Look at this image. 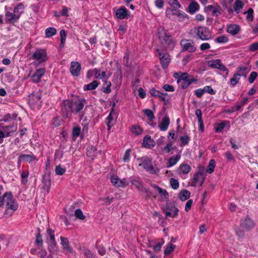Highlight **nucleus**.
Returning a JSON list of instances; mask_svg holds the SVG:
<instances>
[{
  "instance_id": "obj_43",
  "label": "nucleus",
  "mask_w": 258,
  "mask_h": 258,
  "mask_svg": "<svg viewBox=\"0 0 258 258\" xmlns=\"http://www.w3.org/2000/svg\"><path fill=\"white\" fill-rule=\"evenodd\" d=\"M37 231H38V233L36 235L35 243L38 245H40L41 246H42L43 240H42L41 236L40 234V230L39 228L37 229Z\"/></svg>"
},
{
  "instance_id": "obj_10",
  "label": "nucleus",
  "mask_w": 258,
  "mask_h": 258,
  "mask_svg": "<svg viewBox=\"0 0 258 258\" xmlns=\"http://www.w3.org/2000/svg\"><path fill=\"white\" fill-rule=\"evenodd\" d=\"M60 239V244L65 254L73 253L74 252L73 248L71 246L68 239L61 236Z\"/></svg>"
},
{
  "instance_id": "obj_44",
  "label": "nucleus",
  "mask_w": 258,
  "mask_h": 258,
  "mask_svg": "<svg viewBox=\"0 0 258 258\" xmlns=\"http://www.w3.org/2000/svg\"><path fill=\"white\" fill-rule=\"evenodd\" d=\"M253 11L251 8H249L248 11L244 13V14H247L246 19L249 21H252L253 19Z\"/></svg>"
},
{
  "instance_id": "obj_7",
  "label": "nucleus",
  "mask_w": 258,
  "mask_h": 258,
  "mask_svg": "<svg viewBox=\"0 0 258 258\" xmlns=\"http://www.w3.org/2000/svg\"><path fill=\"white\" fill-rule=\"evenodd\" d=\"M137 160L141 162V163L139 164V166H143L145 170L150 172V173L152 174L155 173V171L152 164V158L146 156L139 158Z\"/></svg>"
},
{
  "instance_id": "obj_2",
  "label": "nucleus",
  "mask_w": 258,
  "mask_h": 258,
  "mask_svg": "<svg viewBox=\"0 0 258 258\" xmlns=\"http://www.w3.org/2000/svg\"><path fill=\"white\" fill-rule=\"evenodd\" d=\"M2 204L0 207L6 206V210L4 214L6 216H11L12 215L14 211L18 208V204L11 192H6L2 195Z\"/></svg>"
},
{
  "instance_id": "obj_56",
  "label": "nucleus",
  "mask_w": 258,
  "mask_h": 258,
  "mask_svg": "<svg viewBox=\"0 0 258 258\" xmlns=\"http://www.w3.org/2000/svg\"><path fill=\"white\" fill-rule=\"evenodd\" d=\"M203 89L204 93L206 92L211 95H214L215 94V92L210 86H206Z\"/></svg>"
},
{
  "instance_id": "obj_53",
  "label": "nucleus",
  "mask_w": 258,
  "mask_h": 258,
  "mask_svg": "<svg viewBox=\"0 0 258 258\" xmlns=\"http://www.w3.org/2000/svg\"><path fill=\"white\" fill-rule=\"evenodd\" d=\"M168 3L171 6L175 9H178L181 7L177 0H169Z\"/></svg>"
},
{
  "instance_id": "obj_23",
  "label": "nucleus",
  "mask_w": 258,
  "mask_h": 258,
  "mask_svg": "<svg viewBox=\"0 0 258 258\" xmlns=\"http://www.w3.org/2000/svg\"><path fill=\"white\" fill-rule=\"evenodd\" d=\"M41 96L40 93L36 92L35 93H33L30 96V101H31L32 103L39 104V103L41 102Z\"/></svg>"
},
{
  "instance_id": "obj_14",
  "label": "nucleus",
  "mask_w": 258,
  "mask_h": 258,
  "mask_svg": "<svg viewBox=\"0 0 258 258\" xmlns=\"http://www.w3.org/2000/svg\"><path fill=\"white\" fill-rule=\"evenodd\" d=\"M116 17L119 19L127 18L130 16L129 12L124 7H121L117 10L115 13Z\"/></svg>"
},
{
  "instance_id": "obj_30",
  "label": "nucleus",
  "mask_w": 258,
  "mask_h": 258,
  "mask_svg": "<svg viewBox=\"0 0 258 258\" xmlns=\"http://www.w3.org/2000/svg\"><path fill=\"white\" fill-rule=\"evenodd\" d=\"M199 4L196 1L191 2L188 7L189 13L192 14L195 13L199 9Z\"/></svg>"
},
{
  "instance_id": "obj_32",
  "label": "nucleus",
  "mask_w": 258,
  "mask_h": 258,
  "mask_svg": "<svg viewBox=\"0 0 258 258\" xmlns=\"http://www.w3.org/2000/svg\"><path fill=\"white\" fill-rule=\"evenodd\" d=\"M14 14H12L10 12H7L5 15L6 21L9 23L17 21L18 19L15 18V17H14Z\"/></svg>"
},
{
  "instance_id": "obj_33",
  "label": "nucleus",
  "mask_w": 258,
  "mask_h": 258,
  "mask_svg": "<svg viewBox=\"0 0 258 258\" xmlns=\"http://www.w3.org/2000/svg\"><path fill=\"white\" fill-rule=\"evenodd\" d=\"M243 7V4L241 1H236L234 4V11L238 14Z\"/></svg>"
},
{
  "instance_id": "obj_40",
  "label": "nucleus",
  "mask_w": 258,
  "mask_h": 258,
  "mask_svg": "<svg viewBox=\"0 0 258 258\" xmlns=\"http://www.w3.org/2000/svg\"><path fill=\"white\" fill-rule=\"evenodd\" d=\"M158 98H160V100L164 101V105H166L170 100L169 96L168 95L167 93H164L162 92L161 94L159 95Z\"/></svg>"
},
{
  "instance_id": "obj_51",
  "label": "nucleus",
  "mask_w": 258,
  "mask_h": 258,
  "mask_svg": "<svg viewBox=\"0 0 258 258\" xmlns=\"http://www.w3.org/2000/svg\"><path fill=\"white\" fill-rule=\"evenodd\" d=\"M228 41L227 37L224 35L220 36L216 38L215 41L217 43H226Z\"/></svg>"
},
{
  "instance_id": "obj_11",
  "label": "nucleus",
  "mask_w": 258,
  "mask_h": 258,
  "mask_svg": "<svg viewBox=\"0 0 258 258\" xmlns=\"http://www.w3.org/2000/svg\"><path fill=\"white\" fill-rule=\"evenodd\" d=\"M157 51L158 52L159 58L163 68L166 69L170 61L169 54L167 53L161 52L159 49H157Z\"/></svg>"
},
{
  "instance_id": "obj_42",
  "label": "nucleus",
  "mask_w": 258,
  "mask_h": 258,
  "mask_svg": "<svg viewBox=\"0 0 258 258\" xmlns=\"http://www.w3.org/2000/svg\"><path fill=\"white\" fill-rule=\"evenodd\" d=\"M84 254L87 258H95V255L91 250L84 248L83 249Z\"/></svg>"
},
{
  "instance_id": "obj_22",
  "label": "nucleus",
  "mask_w": 258,
  "mask_h": 258,
  "mask_svg": "<svg viewBox=\"0 0 258 258\" xmlns=\"http://www.w3.org/2000/svg\"><path fill=\"white\" fill-rule=\"evenodd\" d=\"M190 196V192L186 189L181 190L178 194V198L182 201L188 200Z\"/></svg>"
},
{
  "instance_id": "obj_27",
  "label": "nucleus",
  "mask_w": 258,
  "mask_h": 258,
  "mask_svg": "<svg viewBox=\"0 0 258 258\" xmlns=\"http://www.w3.org/2000/svg\"><path fill=\"white\" fill-rule=\"evenodd\" d=\"M48 244V250L51 253H53L57 251V243L55 241V240L53 241H50L47 242Z\"/></svg>"
},
{
  "instance_id": "obj_20",
  "label": "nucleus",
  "mask_w": 258,
  "mask_h": 258,
  "mask_svg": "<svg viewBox=\"0 0 258 258\" xmlns=\"http://www.w3.org/2000/svg\"><path fill=\"white\" fill-rule=\"evenodd\" d=\"M24 9V6L22 3L18 4L17 7H16L14 9V17L18 20L20 18L21 14L23 13Z\"/></svg>"
},
{
  "instance_id": "obj_52",
  "label": "nucleus",
  "mask_w": 258,
  "mask_h": 258,
  "mask_svg": "<svg viewBox=\"0 0 258 258\" xmlns=\"http://www.w3.org/2000/svg\"><path fill=\"white\" fill-rule=\"evenodd\" d=\"M170 184H171V187L174 189H176L179 187V182L177 180H176L173 178H171L170 179Z\"/></svg>"
},
{
  "instance_id": "obj_62",
  "label": "nucleus",
  "mask_w": 258,
  "mask_h": 258,
  "mask_svg": "<svg viewBox=\"0 0 258 258\" xmlns=\"http://www.w3.org/2000/svg\"><path fill=\"white\" fill-rule=\"evenodd\" d=\"M81 128L78 126H76L73 128V135L75 137H78L80 134Z\"/></svg>"
},
{
  "instance_id": "obj_60",
  "label": "nucleus",
  "mask_w": 258,
  "mask_h": 258,
  "mask_svg": "<svg viewBox=\"0 0 258 258\" xmlns=\"http://www.w3.org/2000/svg\"><path fill=\"white\" fill-rule=\"evenodd\" d=\"M131 153V150L130 149H127L123 157V161L124 162H127L130 160V155Z\"/></svg>"
},
{
  "instance_id": "obj_50",
  "label": "nucleus",
  "mask_w": 258,
  "mask_h": 258,
  "mask_svg": "<svg viewBox=\"0 0 258 258\" xmlns=\"http://www.w3.org/2000/svg\"><path fill=\"white\" fill-rule=\"evenodd\" d=\"M55 171L57 175H62L66 172V169L58 165L55 167Z\"/></svg>"
},
{
  "instance_id": "obj_35",
  "label": "nucleus",
  "mask_w": 258,
  "mask_h": 258,
  "mask_svg": "<svg viewBox=\"0 0 258 258\" xmlns=\"http://www.w3.org/2000/svg\"><path fill=\"white\" fill-rule=\"evenodd\" d=\"M205 10L207 12L211 11L213 15L214 16H217L220 14V12L218 9L213 6H208L206 7L205 8Z\"/></svg>"
},
{
  "instance_id": "obj_34",
  "label": "nucleus",
  "mask_w": 258,
  "mask_h": 258,
  "mask_svg": "<svg viewBox=\"0 0 258 258\" xmlns=\"http://www.w3.org/2000/svg\"><path fill=\"white\" fill-rule=\"evenodd\" d=\"M216 162L214 159L210 160L209 165L206 169V171L209 173H212L214 170Z\"/></svg>"
},
{
  "instance_id": "obj_58",
  "label": "nucleus",
  "mask_w": 258,
  "mask_h": 258,
  "mask_svg": "<svg viewBox=\"0 0 258 258\" xmlns=\"http://www.w3.org/2000/svg\"><path fill=\"white\" fill-rule=\"evenodd\" d=\"M128 185V183L126 181V179L125 178H123L122 179H120L119 178V182L118 183L117 187H124Z\"/></svg>"
},
{
  "instance_id": "obj_31",
  "label": "nucleus",
  "mask_w": 258,
  "mask_h": 258,
  "mask_svg": "<svg viewBox=\"0 0 258 258\" xmlns=\"http://www.w3.org/2000/svg\"><path fill=\"white\" fill-rule=\"evenodd\" d=\"M21 160L27 162H31L35 159V157L33 155L21 154L19 156Z\"/></svg>"
},
{
  "instance_id": "obj_59",
  "label": "nucleus",
  "mask_w": 258,
  "mask_h": 258,
  "mask_svg": "<svg viewBox=\"0 0 258 258\" xmlns=\"http://www.w3.org/2000/svg\"><path fill=\"white\" fill-rule=\"evenodd\" d=\"M225 126V124L224 122H222L219 124H217L216 126L215 127V131L216 132L219 133L221 132L223 128Z\"/></svg>"
},
{
  "instance_id": "obj_26",
  "label": "nucleus",
  "mask_w": 258,
  "mask_h": 258,
  "mask_svg": "<svg viewBox=\"0 0 258 258\" xmlns=\"http://www.w3.org/2000/svg\"><path fill=\"white\" fill-rule=\"evenodd\" d=\"M144 144H145L146 147H153L155 145V142L151 138L150 136L146 135L144 138Z\"/></svg>"
},
{
  "instance_id": "obj_57",
  "label": "nucleus",
  "mask_w": 258,
  "mask_h": 258,
  "mask_svg": "<svg viewBox=\"0 0 258 258\" xmlns=\"http://www.w3.org/2000/svg\"><path fill=\"white\" fill-rule=\"evenodd\" d=\"M180 139L181 141V145L184 146L188 143L190 139L189 137L186 135L181 136Z\"/></svg>"
},
{
  "instance_id": "obj_61",
  "label": "nucleus",
  "mask_w": 258,
  "mask_h": 258,
  "mask_svg": "<svg viewBox=\"0 0 258 258\" xmlns=\"http://www.w3.org/2000/svg\"><path fill=\"white\" fill-rule=\"evenodd\" d=\"M257 76V73L255 72H252L250 73V76L248 78V81L250 83H252Z\"/></svg>"
},
{
  "instance_id": "obj_25",
  "label": "nucleus",
  "mask_w": 258,
  "mask_h": 258,
  "mask_svg": "<svg viewBox=\"0 0 258 258\" xmlns=\"http://www.w3.org/2000/svg\"><path fill=\"white\" fill-rule=\"evenodd\" d=\"M242 75H243V74L239 73H236L234 74L233 78H232L230 80V84L233 87L236 85Z\"/></svg>"
},
{
  "instance_id": "obj_47",
  "label": "nucleus",
  "mask_w": 258,
  "mask_h": 258,
  "mask_svg": "<svg viewBox=\"0 0 258 258\" xmlns=\"http://www.w3.org/2000/svg\"><path fill=\"white\" fill-rule=\"evenodd\" d=\"M60 45L63 46L66 41L67 34L64 30H61L60 31Z\"/></svg>"
},
{
  "instance_id": "obj_16",
  "label": "nucleus",
  "mask_w": 258,
  "mask_h": 258,
  "mask_svg": "<svg viewBox=\"0 0 258 258\" xmlns=\"http://www.w3.org/2000/svg\"><path fill=\"white\" fill-rule=\"evenodd\" d=\"M205 176L202 172L197 173L193 178V182L191 184L192 186H196V185L200 182V185L202 186L205 181Z\"/></svg>"
},
{
  "instance_id": "obj_36",
  "label": "nucleus",
  "mask_w": 258,
  "mask_h": 258,
  "mask_svg": "<svg viewBox=\"0 0 258 258\" xmlns=\"http://www.w3.org/2000/svg\"><path fill=\"white\" fill-rule=\"evenodd\" d=\"M98 83L97 81H94L92 83L85 85L84 87L85 90H92L97 88Z\"/></svg>"
},
{
  "instance_id": "obj_4",
  "label": "nucleus",
  "mask_w": 258,
  "mask_h": 258,
  "mask_svg": "<svg viewBox=\"0 0 258 258\" xmlns=\"http://www.w3.org/2000/svg\"><path fill=\"white\" fill-rule=\"evenodd\" d=\"M195 37L197 40L208 41L212 38V33L210 29L205 26H199L193 30Z\"/></svg>"
},
{
  "instance_id": "obj_1",
  "label": "nucleus",
  "mask_w": 258,
  "mask_h": 258,
  "mask_svg": "<svg viewBox=\"0 0 258 258\" xmlns=\"http://www.w3.org/2000/svg\"><path fill=\"white\" fill-rule=\"evenodd\" d=\"M84 99L63 100L61 103V113L64 118L69 117L72 113H80L84 106Z\"/></svg>"
},
{
  "instance_id": "obj_48",
  "label": "nucleus",
  "mask_w": 258,
  "mask_h": 258,
  "mask_svg": "<svg viewBox=\"0 0 258 258\" xmlns=\"http://www.w3.org/2000/svg\"><path fill=\"white\" fill-rule=\"evenodd\" d=\"M144 113L148 117L150 120L152 121L154 118L155 116L153 111L149 109H145L144 110Z\"/></svg>"
},
{
  "instance_id": "obj_39",
  "label": "nucleus",
  "mask_w": 258,
  "mask_h": 258,
  "mask_svg": "<svg viewBox=\"0 0 258 258\" xmlns=\"http://www.w3.org/2000/svg\"><path fill=\"white\" fill-rule=\"evenodd\" d=\"M131 183L135 185L139 190H143L144 187L141 182L136 179H132L131 180Z\"/></svg>"
},
{
  "instance_id": "obj_6",
  "label": "nucleus",
  "mask_w": 258,
  "mask_h": 258,
  "mask_svg": "<svg viewBox=\"0 0 258 258\" xmlns=\"http://www.w3.org/2000/svg\"><path fill=\"white\" fill-rule=\"evenodd\" d=\"M162 210L166 215V219H167L168 217H175L179 212L174 203L169 202H167L166 205L163 207Z\"/></svg>"
},
{
  "instance_id": "obj_17",
  "label": "nucleus",
  "mask_w": 258,
  "mask_h": 258,
  "mask_svg": "<svg viewBox=\"0 0 258 258\" xmlns=\"http://www.w3.org/2000/svg\"><path fill=\"white\" fill-rule=\"evenodd\" d=\"M43 188L48 193L49 191L51 186L50 175L49 174H45L42 178Z\"/></svg>"
},
{
  "instance_id": "obj_29",
  "label": "nucleus",
  "mask_w": 258,
  "mask_h": 258,
  "mask_svg": "<svg viewBox=\"0 0 258 258\" xmlns=\"http://www.w3.org/2000/svg\"><path fill=\"white\" fill-rule=\"evenodd\" d=\"M180 158V155L179 154H177L175 156H172L170 157L168 160L169 165H168L167 167H169L170 166H172L176 164Z\"/></svg>"
},
{
  "instance_id": "obj_37",
  "label": "nucleus",
  "mask_w": 258,
  "mask_h": 258,
  "mask_svg": "<svg viewBox=\"0 0 258 258\" xmlns=\"http://www.w3.org/2000/svg\"><path fill=\"white\" fill-rule=\"evenodd\" d=\"M131 131L136 135H139L143 132L142 128L139 125H133L131 128Z\"/></svg>"
},
{
  "instance_id": "obj_19",
  "label": "nucleus",
  "mask_w": 258,
  "mask_h": 258,
  "mask_svg": "<svg viewBox=\"0 0 258 258\" xmlns=\"http://www.w3.org/2000/svg\"><path fill=\"white\" fill-rule=\"evenodd\" d=\"M152 186L154 188H155L157 190L158 193L161 195V201H167V200L168 199L169 195L168 193L166 190L162 189L161 187L156 185H152Z\"/></svg>"
},
{
  "instance_id": "obj_49",
  "label": "nucleus",
  "mask_w": 258,
  "mask_h": 258,
  "mask_svg": "<svg viewBox=\"0 0 258 258\" xmlns=\"http://www.w3.org/2000/svg\"><path fill=\"white\" fill-rule=\"evenodd\" d=\"M29 172L28 171H23L21 173V177L22 178V183L25 184L27 181V177L28 176Z\"/></svg>"
},
{
  "instance_id": "obj_5",
  "label": "nucleus",
  "mask_w": 258,
  "mask_h": 258,
  "mask_svg": "<svg viewBox=\"0 0 258 258\" xmlns=\"http://www.w3.org/2000/svg\"><path fill=\"white\" fill-rule=\"evenodd\" d=\"M178 76L177 82L179 84L182 89L187 88L190 84L196 81L194 78L191 76H189L187 73H176Z\"/></svg>"
},
{
  "instance_id": "obj_18",
  "label": "nucleus",
  "mask_w": 258,
  "mask_h": 258,
  "mask_svg": "<svg viewBox=\"0 0 258 258\" xmlns=\"http://www.w3.org/2000/svg\"><path fill=\"white\" fill-rule=\"evenodd\" d=\"M170 123V119L168 116H165L159 124V128L161 131H165L167 130Z\"/></svg>"
},
{
  "instance_id": "obj_3",
  "label": "nucleus",
  "mask_w": 258,
  "mask_h": 258,
  "mask_svg": "<svg viewBox=\"0 0 258 258\" xmlns=\"http://www.w3.org/2000/svg\"><path fill=\"white\" fill-rule=\"evenodd\" d=\"M158 36L162 45L167 49H171L174 46V43L171 36L166 32L163 27L158 29Z\"/></svg>"
},
{
  "instance_id": "obj_13",
  "label": "nucleus",
  "mask_w": 258,
  "mask_h": 258,
  "mask_svg": "<svg viewBox=\"0 0 258 258\" xmlns=\"http://www.w3.org/2000/svg\"><path fill=\"white\" fill-rule=\"evenodd\" d=\"M81 69V65L78 61H72L71 63L70 71L73 76H78Z\"/></svg>"
},
{
  "instance_id": "obj_9",
  "label": "nucleus",
  "mask_w": 258,
  "mask_h": 258,
  "mask_svg": "<svg viewBox=\"0 0 258 258\" xmlns=\"http://www.w3.org/2000/svg\"><path fill=\"white\" fill-rule=\"evenodd\" d=\"M33 59L37 61L39 63L45 61L47 59V54L45 50L38 49L33 54Z\"/></svg>"
},
{
  "instance_id": "obj_46",
  "label": "nucleus",
  "mask_w": 258,
  "mask_h": 258,
  "mask_svg": "<svg viewBox=\"0 0 258 258\" xmlns=\"http://www.w3.org/2000/svg\"><path fill=\"white\" fill-rule=\"evenodd\" d=\"M177 9H175L174 8H173V9L168 8L166 11V13L167 15H173L179 16V12L177 10Z\"/></svg>"
},
{
  "instance_id": "obj_45",
  "label": "nucleus",
  "mask_w": 258,
  "mask_h": 258,
  "mask_svg": "<svg viewBox=\"0 0 258 258\" xmlns=\"http://www.w3.org/2000/svg\"><path fill=\"white\" fill-rule=\"evenodd\" d=\"M175 247V245H173L171 243H169L164 250V254L166 255L169 254L171 253L174 249Z\"/></svg>"
},
{
  "instance_id": "obj_8",
  "label": "nucleus",
  "mask_w": 258,
  "mask_h": 258,
  "mask_svg": "<svg viewBox=\"0 0 258 258\" xmlns=\"http://www.w3.org/2000/svg\"><path fill=\"white\" fill-rule=\"evenodd\" d=\"M182 51H187L189 52L196 51L197 48L195 46V42L191 39H182L180 41Z\"/></svg>"
},
{
  "instance_id": "obj_63",
  "label": "nucleus",
  "mask_w": 258,
  "mask_h": 258,
  "mask_svg": "<svg viewBox=\"0 0 258 258\" xmlns=\"http://www.w3.org/2000/svg\"><path fill=\"white\" fill-rule=\"evenodd\" d=\"M45 73V69L44 68L39 69L36 70L35 73H34L37 76L41 78Z\"/></svg>"
},
{
  "instance_id": "obj_24",
  "label": "nucleus",
  "mask_w": 258,
  "mask_h": 258,
  "mask_svg": "<svg viewBox=\"0 0 258 258\" xmlns=\"http://www.w3.org/2000/svg\"><path fill=\"white\" fill-rule=\"evenodd\" d=\"M113 112V109L112 108L108 116L106 118L107 120V125L108 126V130H110L111 127L113 126L114 124V121L113 120V118L112 117V113Z\"/></svg>"
},
{
  "instance_id": "obj_15",
  "label": "nucleus",
  "mask_w": 258,
  "mask_h": 258,
  "mask_svg": "<svg viewBox=\"0 0 258 258\" xmlns=\"http://www.w3.org/2000/svg\"><path fill=\"white\" fill-rule=\"evenodd\" d=\"M240 226L246 230L249 231L254 227V223L250 218L246 217L241 221Z\"/></svg>"
},
{
  "instance_id": "obj_21",
  "label": "nucleus",
  "mask_w": 258,
  "mask_h": 258,
  "mask_svg": "<svg viewBox=\"0 0 258 258\" xmlns=\"http://www.w3.org/2000/svg\"><path fill=\"white\" fill-rule=\"evenodd\" d=\"M240 27L236 24L230 25L227 28V32L232 35H235L239 33Z\"/></svg>"
},
{
  "instance_id": "obj_28",
  "label": "nucleus",
  "mask_w": 258,
  "mask_h": 258,
  "mask_svg": "<svg viewBox=\"0 0 258 258\" xmlns=\"http://www.w3.org/2000/svg\"><path fill=\"white\" fill-rule=\"evenodd\" d=\"M190 169V166L186 164H181L178 168L179 171L183 174H187Z\"/></svg>"
},
{
  "instance_id": "obj_38",
  "label": "nucleus",
  "mask_w": 258,
  "mask_h": 258,
  "mask_svg": "<svg viewBox=\"0 0 258 258\" xmlns=\"http://www.w3.org/2000/svg\"><path fill=\"white\" fill-rule=\"evenodd\" d=\"M56 33V30L53 27H50L45 30V35L47 38H49Z\"/></svg>"
},
{
  "instance_id": "obj_55",
  "label": "nucleus",
  "mask_w": 258,
  "mask_h": 258,
  "mask_svg": "<svg viewBox=\"0 0 258 258\" xmlns=\"http://www.w3.org/2000/svg\"><path fill=\"white\" fill-rule=\"evenodd\" d=\"M104 85H106V87H103V91L106 93H109L111 91L110 87L111 85V82H104Z\"/></svg>"
},
{
  "instance_id": "obj_54",
  "label": "nucleus",
  "mask_w": 258,
  "mask_h": 258,
  "mask_svg": "<svg viewBox=\"0 0 258 258\" xmlns=\"http://www.w3.org/2000/svg\"><path fill=\"white\" fill-rule=\"evenodd\" d=\"M75 216L81 220H84L85 216L83 215L82 211L80 209H77L75 212Z\"/></svg>"
},
{
  "instance_id": "obj_41",
  "label": "nucleus",
  "mask_w": 258,
  "mask_h": 258,
  "mask_svg": "<svg viewBox=\"0 0 258 258\" xmlns=\"http://www.w3.org/2000/svg\"><path fill=\"white\" fill-rule=\"evenodd\" d=\"M47 242L50 241L55 240L54 237V231L51 229H48L47 230Z\"/></svg>"
},
{
  "instance_id": "obj_64",
  "label": "nucleus",
  "mask_w": 258,
  "mask_h": 258,
  "mask_svg": "<svg viewBox=\"0 0 258 258\" xmlns=\"http://www.w3.org/2000/svg\"><path fill=\"white\" fill-rule=\"evenodd\" d=\"M258 49V42L253 43L249 45V50L250 51H254Z\"/></svg>"
},
{
  "instance_id": "obj_12",
  "label": "nucleus",
  "mask_w": 258,
  "mask_h": 258,
  "mask_svg": "<svg viewBox=\"0 0 258 258\" xmlns=\"http://www.w3.org/2000/svg\"><path fill=\"white\" fill-rule=\"evenodd\" d=\"M208 64L209 67L216 68L221 71H227L226 67L224 66L220 59H214L209 61Z\"/></svg>"
}]
</instances>
